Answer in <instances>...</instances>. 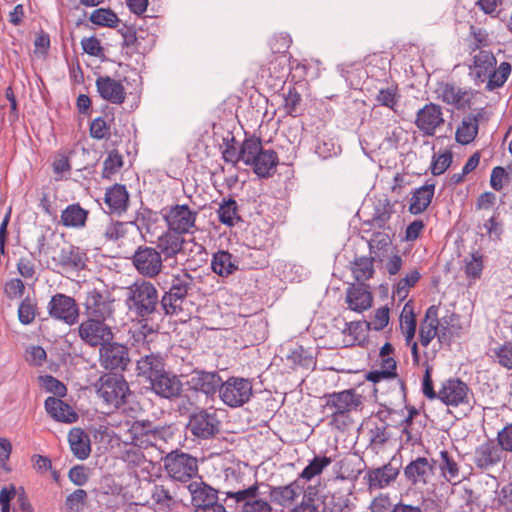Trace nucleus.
Returning a JSON list of instances; mask_svg holds the SVG:
<instances>
[{
    "label": "nucleus",
    "instance_id": "obj_57",
    "mask_svg": "<svg viewBox=\"0 0 512 512\" xmlns=\"http://www.w3.org/2000/svg\"><path fill=\"white\" fill-rule=\"evenodd\" d=\"M37 314V305L29 297L21 301L18 307V319L23 325L31 324Z\"/></svg>",
    "mask_w": 512,
    "mask_h": 512
},
{
    "label": "nucleus",
    "instance_id": "obj_37",
    "mask_svg": "<svg viewBox=\"0 0 512 512\" xmlns=\"http://www.w3.org/2000/svg\"><path fill=\"white\" fill-rule=\"evenodd\" d=\"M437 463L440 475L445 481L453 485L461 482L460 466L447 450L440 451Z\"/></svg>",
    "mask_w": 512,
    "mask_h": 512
},
{
    "label": "nucleus",
    "instance_id": "obj_56",
    "mask_svg": "<svg viewBox=\"0 0 512 512\" xmlns=\"http://www.w3.org/2000/svg\"><path fill=\"white\" fill-rule=\"evenodd\" d=\"M483 268V256L479 252H473L470 259L465 261V275L473 281L481 277Z\"/></svg>",
    "mask_w": 512,
    "mask_h": 512
},
{
    "label": "nucleus",
    "instance_id": "obj_5",
    "mask_svg": "<svg viewBox=\"0 0 512 512\" xmlns=\"http://www.w3.org/2000/svg\"><path fill=\"white\" fill-rule=\"evenodd\" d=\"M127 304L140 317L151 315L158 304V291L151 282L140 280L128 287Z\"/></svg>",
    "mask_w": 512,
    "mask_h": 512
},
{
    "label": "nucleus",
    "instance_id": "obj_49",
    "mask_svg": "<svg viewBox=\"0 0 512 512\" xmlns=\"http://www.w3.org/2000/svg\"><path fill=\"white\" fill-rule=\"evenodd\" d=\"M89 20L97 26L109 28H115L119 23L117 14L111 9L105 8L95 9L91 13Z\"/></svg>",
    "mask_w": 512,
    "mask_h": 512
},
{
    "label": "nucleus",
    "instance_id": "obj_6",
    "mask_svg": "<svg viewBox=\"0 0 512 512\" xmlns=\"http://www.w3.org/2000/svg\"><path fill=\"white\" fill-rule=\"evenodd\" d=\"M167 430L149 420L134 421L126 432L127 442L141 449L156 446L165 440Z\"/></svg>",
    "mask_w": 512,
    "mask_h": 512
},
{
    "label": "nucleus",
    "instance_id": "obj_55",
    "mask_svg": "<svg viewBox=\"0 0 512 512\" xmlns=\"http://www.w3.org/2000/svg\"><path fill=\"white\" fill-rule=\"evenodd\" d=\"M218 216L221 223L233 226L239 219L236 201L233 199L224 201L218 209Z\"/></svg>",
    "mask_w": 512,
    "mask_h": 512
},
{
    "label": "nucleus",
    "instance_id": "obj_58",
    "mask_svg": "<svg viewBox=\"0 0 512 512\" xmlns=\"http://www.w3.org/2000/svg\"><path fill=\"white\" fill-rule=\"evenodd\" d=\"M185 298L165 292L161 299V306L166 315H178L182 311Z\"/></svg>",
    "mask_w": 512,
    "mask_h": 512
},
{
    "label": "nucleus",
    "instance_id": "obj_61",
    "mask_svg": "<svg viewBox=\"0 0 512 512\" xmlns=\"http://www.w3.org/2000/svg\"><path fill=\"white\" fill-rule=\"evenodd\" d=\"M420 273L417 270H413L408 273L404 278H402L394 291V296H397L399 299H404L408 295L409 289L419 281Z\"/></svg>",
    "mask_w": 512,
    "mask_h": 512
},
{
    "label": "nucleus",
    "instance_id": "obj_59",
    "mask_svg": "<svg viewBox=\"0 0 512 512\" xmlns=\"http://www.w3.org/2000/svg\"><path fill=\"white\" fill-rule=\"evenodd\" d=\"M452 159V152L448 149L434 155L430 167L431 173L435 176L443 174L450 167Z\"/></svg>",
    "mask_w": 512,
    "mask_h": 512
},
{
    "label": "nucleus",
    "instance_id": "obj_3",
    "mask_svg": "<svg viewBox=\"0 0 512 512\" xmlns=\"http://www.w3.org/2000/svg\"><path fill=\"white\" fill-rule=\"evenodd\" d=\"M497 64L496 57L489 50H479L473 57V63L470 66L471 75L473 76L474 83L479 85L486 83V90L493 91L502 87L509 78L512 66L509 62H501Z\"/></svg>",
    "mask_w": 512,
    "mask_h": 512
},
{
    "label": "nucleus",
    "instance_id": "obj_48",
    "mask_svg": "<svg viewBox=\"0 0 512 512\" xmlns=\"http://www.w3.org/2000/svg\"><path fill=\"white\" fill-rule=\"evenodd\" d=\"M112 121L113 117L109 118L108 115L93 119L89 127L90 136L97 140L109 139Z\"/></svg>",
    "mask_w": 512,
    "mask_h": 512
},
{
    "label": "nucleus",
    "instance_id": "obj_63",
    "mask_svg": "<svg viewBox=\"0 0 512 512\" xmlns=\"http://www.w3.org/2000/svg\"><path fill=\"white\" fill-rule=\"evenodd\" d=\"M39 381L41 386L48 392L57 396H64L66 394V386L51 375L40 376Z\"/></svg>",
    "mask_w": 512,
    "mask_h": 512
},
{
    "label": "nucleus",
    "instance_id": "obj_24",
    "mask_svg": "<svg viewBox=\"0 0 512 512\" xmlns=\"http://www.w3.org/2000/svg\"><path fill=\"white\" fill-rule=\"evenodd\" d=\"M345 302L350 310L362 313L372 307L373 295L366 285L350 284L346 289Z\"/></svg>",
    "mask_w": 512,
    "mask_h": 512
},
{
    "label": "nucleus",
    "instance_id": "obj_7",
    "mask_svg": "<svg viewBox=\"0 0 512 512\" xmlns=\"http://www.w3.org/2000/svg\"><path fill=\"white\" fill-rule=\"evenodd\" d=\"M38 252L40 254H51V259L55 265L65 270H82L86 266L87 256L79 247L66 244L58 252L50 251L45 245V237L41 236L38 240Z\"/></svg>",
    "mask_w": 512,
    "mask_h": 512
},
{
    "label": "nucleus",
    "instance_id": "obj_20",
    "mask_svg": "<svg viewBox=\"0 0 512 512\" xmlns=\"http://www.w3.org/2000/svg\"><path fill=\"white\" fill-rule=\"evenodd\" d=\"M414 123L425 136H434L436 130L444 124L441 106L435 103L425 104L416 113Z\"/></svg>",
    "mask_w": 512,
    "mask_h": 512
},
{
    "label": "nucleus",
    "instance_id": "obj_45",
    "mask_svg": "<svg viewBox=\"0 0 512 512\" xmlns=\"http://www.w3.org/2000/svg\"><path fill=\"white\" fill-rule=\"evenodd\" d=\"M417 327L416 316L411 308L406 304L400 314V328L405 336L406 344H410L414 339Z\"/></svg>",
    "mask_w": 512,
    "mask_h": 512
},
{
    "label": "nucleus",
    "instance_id": "obj_9",
    "mask_svg": "<svg viewBox=\"0 0 512 512\" xmlns=\"http://www.w3.org/2000/svg\"><path fill=\"white\" fill-rule=\"evenodd\" d=\"M129 392L128 383L122 375L108 374L99 380L97 394L108 406L119 408Z\"/></svg>",
    "mask_w": 512,
    "mask_h": 512
},
{
    "label": "nucleus",
    "instance_id": "obj_12",
    "mask_svg": "<svg viewBox=\"0 0 512 512\" xmlns=\"http://www.w3.org/2000/svg\"><path fill=\"white\" fill-rule=\"evenodd\" d=\"M131 261L135 270L145 278H155L163 269L161 253L154 247L139 246L135 250Z\"/></svg>",
    "mask_w": 512,
    "mask_h": 512
},
{
    "label": "nucleus",
    "instance_id": "obj_41",
    "mask_svg": "<svg viewBox=\"0 0 512 512\" xmlns=\"http://www.w3.org/2000/svg\"><path fill=\"white\" fill-rule=\"evenodd\" d=\"M434 191V184H425L416 189L410 200L409 212L414 215L424 212L432 201Z\"/></svg>",
    "mask_w": 512,
    "mask_h": 512
},
{
    "label": "nucleus",
    "instance_id": "obj_47",
    "mask_svg": "<svg viewBox=\"0 0 512 512\" xmlns=\"http://www.w3.org/2000/svg\"><path fill=\"white\" fill-rule=\"evenodd\" d=\"M332 463V459L327 456H315L309 464L302 470L299 477L310 481L315 476L320 475L325 468Z\"/></svg>",
    "mask_w": 512,
    "mask_h": 512
},
{
    "label": "nucleus",
    "instance_id": "obj_29",
    "mask_svg": "<svg viewBox=\"0 0 512 512\" xmlns=\"http://www.w3.org/2000/svg\"><path fill=\"white\" fill-rule=\"evenodd\" d=\"M438 327L439 306L431 305L419 327V341L423 347H427L435 337L438 338Z\"/></svg>",
    "mask_w": 512,
    "mask_h": 512
},
{
    "label": "nucleus",
    "instance_id": "obj_54",
    "mask_svg": "<svg viewBox=\"0 0 512 512\" xmlns=\"http://www.w3.org/2000/svg\"><path fill=\"white\" fill-rule=\"evenodd\" d=\"M457 320V315L451 313L439 319L438 327V342L440 344H449L453 336L454 322Z\"/></svg>",
    "mask_w": 512,
    "mask_h": 512
},
{
    "label": "nucleus",
    "instance_id": "obj_1",
    "mask_svg": "<svg viewBox=\"0 0 512 512\" xmlns=\"http://www.w3.org/2000/svg\"><path fill=\"white\" fill-rule=\"evenodd\" d=\"M323 412L327 414L330 427L346 431L355 424L354 414L363 410V396L355 389H346L324 396Z\"/></svg>",
    "mask_w": 512,
    "mask_h": 512
},
{
    "label": "nucleus",
    "instance_id": "obj_17",
    "mask_svg": "<svg viewBox=\"0 0 512 512\" xmlns=\"http://www.w3.org/2000/svg\"><path fill=\"white\" fill-rule=\"evenodd\" d=\"M99 363L106 370H126L130 363L129 349L113 340L99 346Z\"/></svg>",
    "mask_w": 512,
    "mask_h": 512
},
{
    "label": "nucleus",
    "instance_id": "obj_50",
    "mask_svg": "<svg viewBox=\"0 0 512 512\" xmlns=\"http://www.w3.org/2000/svg\"><path fill=\"white\" fill-rule=\"evenodd\" d=\"M123 157L117 150L108 153L103 162L102 177L110 179L123 167Z\"/></svg>",
    "mask_w": 512,
    "mask_h": 512
},
{
    "label": "nucleus",
    "instance_id": "obj_44",
    "mask_svg": "<svg viewBox=\"0 0 512 512\" xmlns=\"http://www.w3.org/2000/svg\"><path fill=\"white\" fill-rule=\"evenodd\" d=\"M133 223H123L109 221L103 228L102 237L105 242H117L125 238L129 232V228H133Z\"/></svg>",
    "mask_w": 512,
    "mask_h": 512
},
{
    "label": "nucleus",
    "instance_id": "obj_32",
    "mask_svg": "<svg viewBox=\"0 0 512 512\" xmlns=\"http://www.w3.org/2000/svg\"><path fill=\"white\" fill-rule=\"evenodd\" d=\"M68 442L73 455L79 460H85L91 453V441L89 435L79 427L69 431Z\"/></svg>",
    "mask_w": 512,
    "mask_h": 512
},
{
    "label": "nucleus",
    "instance_id": "obj_27",
    "mask_svg": "<svg viewBox=\"0 0 512 512\" xmlns=\"http://www.w3.org/2000/svg\"><path fill=\"white\" fill-rule=\"evenodd\" d=\"M187 489L191 496V504L194 509L219 500V491L202 480L192 481Z\"/></svg>",
    "mask_w": 512,
    "mask_h": 512
},
{
    "label": "nucleus",
    "instance_id": "obj_46",
    "mask_svg": "<svg viewBox=\"0 0 512 512\" xmlns=\"http://www.w3.org/2000/svg\"><path fill=\"white\" fill-rule=\"evenodd\" d=\"M351 271L355 280L362 284L374 274L372 259L367 257L356 258L352 263Z\"/></svg>",
    "mask_w": 512,
    "mask_h": 512
},
{
    "label": "nucleus",
    "instance_id": "obj_23",
    "mask_svg": "<svg viewBox=\"0 0 512 512\" xmlns=\"http://www.w3.org/2000/svg\"><path fill=\"white\" fill-rule=\"evenodd\" d=\"M96 88L104 100L112 104H123L126 100V90L122 82L110 76H99L96 79Z\"/></svg>",
    "mask_w": 512,
    "mask_h": 512
},
{
    "label": "nucleus",
    "instance_id": "obj_36",
    "mask_svg": "<svg viewBox=\"0 0 512 512\" xmlns=\"http://www.w3.org/2000/svg\"><path fill=\"white\" fill-rule=\"evenodd\" d=\"M302 490L303 487L298 483V480H294L284 486L272 487L270 497L274 503L286 507L291 505L299 497Z\"/></svg>",
    "mask_w": 512,
    "mask_h": 512
},
{
    "label": "nucleus",
    "instance_id": "obj_15",
    "mask_svg": "<svg viewBox=\"0 0 512 512\" xmlns=\"http://www.w3.org/2000/svg\"><path fill=\"white\" fill-rule=\"evenodd\" d=\"M79 338L90 347H99L114 339L112 327L106 321L86 317L78 326Z\"/></svg>",
    "mask_w": 512,
    "mask_h": 512
},
{
    "label": "nucleus",
    "instance_id": "obj_13",
    "mask_svg": "<svg viewBox=\"0 0 512 512\" xmlns=\"http://www.w3.org/2000/svg\"><path fill=\"white\" fill-rule=\"evenodd\" d=\"M47 311L49 316L68 326L78 323L80 316L79 305L76 300L63 293H56L48 302Z\"/></svg>",
    "mask_w": 512,
    "mask_h": 512
},
{
    "label": "nucleus",
    "instance_id": "obj_31",
    "mask_svg": "<svg viewBox=\"0 0 512 512\" xmlns=\"http://www.w3.org/2000/svg\"><path fill=\"white\" fill-rule=\"evenodd\" d=\"M222 379L217 372L195 371L191 377V387L206 395H213L219 391Z\"/></svg>",
    "mask_w": 512,
    "mask_h": 512
},
{
    "label": "nucleus",
    "instance_id": "obj_42",
    "mask_svg": "<svg viewBox=\"0 0 512 512\" xmlns=\"http://www.w3.org/2000/svg\"><path fill=\"white\" fill-rule=\"evenodd\" d=\"M478 134V120L476 117L464 118L458 126L455 138L462 145L471 143Z\"/></svg>",
    "mask_w": 512,
    "mask_h": 512
},
{
    "label": "nucleus",
    "instance_id": "obj_18",
    "mask_svg": "<svg viewBox=\"0 0 512 512\" xmlns=\"http://www.w3.org/2000/svg\"><path fill=\"white\" fill-rule=\"evenodd\" d=\"M198 212L186 204H176L169 208L164 219L168 229L179 234L193 233L196 227Z\"/></svg>",
    "mask_w": 512,
    "mask_h": 512
},
{
    "label": "nucleus",
    "instance_id": "obj_30",
    "mask_svg": "<svg viewBox=\"0 0 512 512\" xmlns=\"http://www.w3.org/2000/svg\"><path fill=\"white\" fill-rule=\"evenodd\" d=\"M399 474L397 467L387 463L382 467L371 469L367 472L366 478L370 489H381L395 481Z\"/></svg>",
    "mask_w": 512,
    "mask_h": 512
},
{
    "label": "nucleus",
    "instance_id": "obj_4",
    "mask_svg": "<svg viewBox=\"0 0 512 512\" xmlns=\"http://www.w3.org/2000/svg\"><path fill=\"white\" fill-rule=\"evenodd\" d=\"M243 163L253 170L260 178H268L274 174L279 158L272 149H264L260 138L250 136L243 141Z\"/></svg>",
    "mask_w": 512,
    "mask_h": 512
},
{
    "label": "nucleus",
    "instance_id": "obj_14",
    "mask_svg": "<svg viewBox=\"0 0 512 512\" xmlns=\"http://www.w3.org/2000/svg\"><path fill=\"white\" fill-rule=\"evenodd\" d=\"M115 299L107 292L92 289L87 293L84 302L85 315L88 318L108 321L114 319Z\"/></svg>",
    "mask_w": 512,
    "mask_h": 512
},
{
    "label": "nucleus",
    "instance_id": "obj_53",
    "mask_svg": "<svg viewBox=\"0 0 512 512\" xmlns=\"http://www.w3.org/2000/svg\"><path fill=\"white\" fill-rule=\"evenodd\" d=\"M494 360L503 368L512 371V342H505L492 349Z\"/></svg>",
    "mask_w": 512,
    "mask_h": 512
},
{
    "label": "nucleus",
    "instance_id": "obj_62",
    "mask_svg": "<svg viewBox=\"0 0 512 512\" xmlns=\"http://www.w3.org/2000/svg\"><path fill=\"white\" fill-rule=\"evenodd\" d=\"M389 320L390 310L387 306H384L376 309L371 322H366L365 325L367 329L381 331L388 325Z\"/></svg>",
    "mask_w": 512,
    "mask_h": 512
},
{
    "label": "nucleus",
    "instance_id": "obj_10",
    "mask_svg": "<svg viewBox=\"0 0 512 512\" xmlns=\"http://www.w3.org/2000/svg\"><path fill=\"white\" fill-rule=\"evenodd\" d=\"M189 246L196 248L198 252L203 250V247L194 240H186L181 234L168 229L158 237L156 249L164 260H168L176 259L179 255L186 257L188 251H192V248H188Z\"/></svg>",
    "mask_w": 512,
    "mask_h": 512
},
{
    "label": "nucleus",
    "instance_id": "obj_8",
    "mask_svg": "<svg viewBox=\"0 0 512 512\" xmlns=\"http://www.w3.org/2000/svg\"><path fill=\"white\" fill-rule=\"evenodd\" d=\"M253 394L252 381L242 377H229L221 383L219 397L224 404L237 408L247 403Z\"/></svg>",
    "mask_w": 512,
    "mask_h": 512
},
{
    "label": "nucleus",
    "instance_id": "obj_2",
    "mask_svg": "<svg viewBox=\"0 0 512 512\" xmlns=\"http://www.w3.org/2000/svg\"><path fill=\"white\" fill-rule=\"evenodd\" d=\"M225 476L223 493L226 498L232 499L237 505H240V512L273 511L271 504L259 497L260 484L258 481L246 487L241 483L240 476L235 470H226Z\"/></svg>",
    "mask_w": 512,
    "mask_h": 512
},
{
    "label": "nucleus",
    "instance_id": "obj_16",
    "mask_svg": "<svg viewBox=\"0 0 512 512\" xmlns=\"http://www.w3.org/2000/svg\"><path fill=\"white\" fill-rule=\"evenodd\" d=\"M437 98L458 110L470 109L473 99L479 94L473 89H465L451 82H440L435 90Z\"/></svg>",
    "mask_w": 512,
    "mask_h": 512
},
{
    "label": "nucleus",
    "instance_id": "obj_40",
    "mask_svg": "<svg viewBox=\"0 0 512 512\" xmlns=\"http://www.w3.org/2000/svg\"><path fill=\"white\" fill-rule=\"evenodd\" d=\"M133 345H136L139 353L151 351V345L154 343L155 338L158 337L156 331L147 323L139 322L131 330Z\"/></svg>",
    "mask_w": 512,
    "mask_h": 512
},
{
    "label": "nucleus",
    "instance_id": "obj_38",
    "mask_svg": "<svg viewBox=\"0 0 512 512\" xmlns=\"http://www.w3.org/2000/svg\"><path fill=\"white\" fill-rule=\"evenodd\" d=\"M211 268L217 275L228 277L238 270V262L230 252L218 250L212 256Z\"/></svg>",
    "mask_w": 512,
    "mask_h": 512
},
{
    "label": "nucleus",
    "instance_id": "obj_21",
    "mask_svg": "<svg viewBox=\"0 0 512 512\" xmlns=\"http://www.w3.org/2000/svg\"><path fill=\"white\" fill-rule=\"evenodd\" d=\"M220 421L215 413L201 410L190 417L188 428L199 438L208 439L219 432Z\"/></svg>",
    "mask_w": 512,
    "mask_h": 512
},
{
    "label": "nucleus",
    "instance_id": "obj_26",
    "mask_svg": "<svg viewBox=\"0 0 512 512\" xmlns=\"http://www.w3.org/2000/svg\"><path fill=\"white\" fill-rule=\"evenodd\" d=\"M143 356L137 361L138 375L152 380L159 374L165 371V364L163 357L155 352V347H151V351L142 353Z\"/></svg>",
    "mask_w": 512,
    "mask_h": 512
},
{
    "label": "nucleus",
    "instance_id": "obj_19",
    "mask_svg": "<svg viewBox=\"0 0 512 512\" xmlns=\"http://www.w3.org/2000/svg\"><path fill=\"white\" fill-rule=\"evenodd\" d=\"M470 389L460 379H448L444 381L438 391L437 398L447 406L458 407L469 405Z\"/></svg>",
    "mask_w": 512,
    "mask_h": 512
},
{
    "label": "nucleus",
    "instance_id": "obj_25",
    "mask_svg": "<svg viewBox=\"0 0 512 512\" xmlns=\"http://www.w3.org/2000/svg\"><path fill=\"white\" fill-rule=\"evenodd\" d=\"M503 449L493 441H486L476 447L474 464L480 469H488L501 462Z\"/></svg>",
    "mask_w": 512,
    "mask_h": 512
},
{
    "label": "nucleus",
    "instance_id": "obj_64",
    "mask_svg": "<svg viewBox=\"0 0 512 512\" xmlns=\"http://www.w3.org/2000/svg\"><path fill=\"white\" fill-rule=\"evenodd\" d=\"M376 100L380 105L395 111V107L397 106L399 100L397 89L392 87L380 89Z\"/></svg>",
    "mask_w": 512,
    "mask_h": 512
},
{
    "label": "nucleus",
    "instance_id": "obj_33",
    "mask_svg": "<svg viewBox=\"0 0 512 512\" xmlns=\"http://www.w3.org/2000/svg\"><path fill=\"white\" fill-rule=\"evenodd\" d=\"M44 405L47 413L56 421L73 423L78 419L73 408L59 398L48 397Z\"/></svg>",
    "mask_w": 512,
    "mask_h": 512
},
{
    "label": "nucleus",
    "instance_id": "obj_39",
    "mask_svg": "<svg viewBox=\"0 0 512 512\" xmlns=\"http://www.w3.org/2000/svg\"><path fill=\"white\" fill-rule=\"evenodd\" d=\"M129 195L126 187L121 184H114L106 190L104 202L112 213H122L127 210Z\"/></svg>",
    "mask_w": 512,
    "mask_h": 512
},
{
    "label": "nucleus",
    "instance_id": "obj_52",
    "mask_svg": "<svg viewBox=\"0 0 512 512\" xmlns=\"http://www.w3.org/2000/svg\"><path fill=\"white\" fill-rule=\"evenodd\" d=\"M364 323L361 321H353L346 323L343 334H347L349 339L344 340L345 346H353L360 344L365 340V333L363 330Z\"/></svg>",
    "mask_w": 512,
    "mask_h": 512
},
{
    "label": "nucleus",
    "instance_id": "obj_60",
    "mask_svg": "<svg viewBox=\"0 0 512 512\" xmlns=\"http://www.w3.org/2000/svg\"><path fill=\"white\" fill-rule=\"evenodd\" d=\"M292 39L286 32L275 33L269 38V47L274 54H284L290 48Z\"/></svg>",
    "mask_w": 512,
    "mask_h": 512
},
{
    "label": "nucleus",
    "instance_id": "obj_34",
    "mask_svg": "<svg viewBox=\"0 0 512 512\" xmlns=\"http://www.w3.org/2000/svg\"><path fill=\"white\" fill-rule=\"evenodd\" d=\"M151 502L157 512H171L178 506V501L170 489L163 484H154L151 489Z\"/></svg>",
    "mask_w": 512,
    "mask_h": 512
},
{
    "label": "nucleus",
    "instance_id": "obj_51",
    "mask_svg": "<svg viewBox=\"0 0 512 512\" xmlns=\"http://www.w3.org/2000/svg\"><path fill=\"white\" fill-rule=\"evenodd\" d=\"M392 244L391 237L385 232L373 233L369 241L370 253L374 254L375 257H380L386 253Z\"/></svg>",
    "mask_w": 512,
    "mask_h": 512
},
{
    "label": "nucleus",
    "instance_id": "obj_43",
    "mask_svg": "<svg viewBox=\"0 0 512 512\" xmlns=\"http://www.w3.org/2000/svg\"><path fill=\"white\" fill-rule=\"evenodd\" d=\"M192 285L193 277L186 270H180L172 276L168 292L186 298Z\"/></svg>",
    "mask_w": 512,
    "mask_h": 512
},
{
    "label": "nucleus",
    "instance_id": "obj_28",
    "mask_svg": "<svg viewBox=\"0 0 512 512\" xmlns=\"http://www.w3.org/2000/svg\"><path fill=\"white\" fill-rule=\"evenodd\" d=\"M151 388L159 396L163 398H173L180 395L182 383L180 380L167 372H162L157 377L152 378Z\"/></svg>",
    "mask_w": 512,
    "mask_h": 512
},
{
    "label": "nucleus",
    "instance_id": "obj_22",
    "mask_svg": "<svg viewBox=\"0 0 512 512\" xmlns=\"http://www.w3.org/2000/svg\"><path fill=\"white\" fill-rule=\"evenodd\" d=\"M435 463L426 457H417L404 468V475L412 485L425 486L434 475Z\"/></svg>",
    "mask_w": 512,
    "mask_h": 512
},
{
    "label": "nucleus",
    "instance_id": "obj_35",
    "mask_svg": "<svg viewBox=\"0 0 512 512\" xmlns=\"http://www.w3.org/2000/svg\"><path fill=\"white\" fill-rule=\"evenodd\" d=\"M88 215V210L83 208L79 203H73L62 210L60 224L66 228L82 229L86 225Z\"/></svg>",
    "mask_w": 512,
    "mask_h": 512
},
{
    "label": "nucleus",
    "instance_id": "obj_11",
    "mask_svg": "<svg viewBox=\"0 0 512 512\" xmlns=\"http://www.w3.org/2000/svg\"><path fill=\"white\" fill-rule=\"evenodd\" d=\"M167 474L179 482H188L198 474L196 458L183 452H171L164 459Z\"/></svg>",
    "mask_w": 512,
    "mask_h": 512
}]
</instances>
